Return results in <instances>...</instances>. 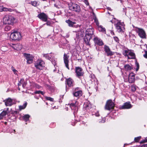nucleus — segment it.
Here are the masks:
<instances>
[{
	"instance_id": "nucleus-42",
	"label": "nucleus",
	"mask_w": 147,
	"mask_h": 147,
	"mask_svg": "<svg viewBox=\"0 0 147 147\" xmlns=\"http://www.w3.org/2000/svg\"><path fill=\"white\" fill-rule=\"evenodd\" d=\"M128 51H127V50H125L124 51V53H123V55H124V56H128L127 54V53H128Z\"/></svg>"
},
{
	"instance_id": "nucleus-3",
	"label": "nucleus",
	"mask_w": 147,
	"mask_h": 147,
	"mask_svg": "<svg viewBox=\"0 0 147 147\" xmlns=\"http://www.w3.org/2000/svg\"><path fill=\"white\" fill-rule=\"evenodd\" d=\"M115 106V104L112 100L111 99H109L107 101L105 108L106 110L110 111L111 109H113Z\"/></svg>"
},
{
	"instance_id": "nucleus-22",
	"label": "nucleus",
	"mask_w": 147,
	"mask_h": 147,
	"mask_svg": "<svg viewBox=\"0 0 147 147\" xmlns=\"http://www.w3.org/2000/svg\"><path fill=\"white\" fill-rule=\"evenodd\" d=\"M73 94L74 96L79 98L82 95V90H78L77 91L73 92Z\"/></svg>"
},
{
	"instance_id": "nucleus-30",
	"label": "nucleus",
	"mask_w": 147,
	"mask_h": 147,
	"mask_svg": "<svg viewBox=\"0 0 147 147\" xmlns=\"http://www.w3.org/2000/svg\"><path fill=\"white\" fill-rule=\"evenodd\" d=\"M29 4H31L32 6L36 7L38 5V2L35 1H31L30 2Z\"/></svg>"
},
{
	"instance_id": "nucleus-5",
	"label": "nucleus",
	"mask_w": 147,
	"mask_h": 147,
	"mask_svg": "<svg viewBox=\"0 0 147 147\" xmlns=\"http://www.w3.org/2000/svg\"><path fill=\"white\" fill-rule=\"evenodd\" d=\"M11 38L14 40H19L21 38L20 33L16 31L12 32L10 36Z\"/></svg>"
},
{
	"instance_id": "nucleus-51",
	"label": "nucleus",
	"mask_w": 147,
	"mask_h": 147,
	"mask_svg": "<svg viewBox=\"0 0 147 147\" xmlns=\"http://www.w3.org/2000/svg\"><path fill=\"white\" fill-rule=\"evenodd\" d=\"M80 88L79 87H77L75 88L74 92L77 91L78 90H79Z\"/></svg>"
},
{
	"instance_id": "nucleus-14",
	"label": "nucleus",
	"mask_w": 147,
	"mask_h": 147,
	"mask_svg": "<svg viewBox=\"0 0 147 147\" xmlns=\"http://www.w3.org/2000/svg\"><path fill=\"white\" fill-rule=\"evenodd\" d=\"M69 56L67 54L64 53L63 55V61L66 67L68 69H69V60L68 58Z\"/></svg>"
},
{
	"instance_id": "nucleus-8",
	"label": "nucleus",
	"mask_w": 147,
	"mask_h": 147,
	"mask_svg": "<svg viewBox=\"0 0 147 147\" xmlns=\"http://www.w3.org/2000/svg\"><path fill=\"white\" fill-rule=\"evenodd\" d=\"M69 9L77 13H79L81 10L80 6L74 3H72L71 6L69 7Z\"/></svg>"
},
{
	"instance_id": "nucleus-28",
	"label": "nucleus",
	"mask_w": 147,
	"mask_h": 147,
	"mask_svg": "<svg viewBox=\"0 0 147 147\" xmlns=\"http://www.w3.org/2000/svg\"><path fill=\"white\" fill-rule=\"evenodd\" d=\"M27 103V102L25 103L23 105H20L19 106V109L20 111L24 109L26 107Z\"/></svg>"
},
{
	"instance_id": "nucleus-40",
	"label": "nucleus",
	"mask_w": 147,
	"mask_h": 147,
	"mask_svg": "<svg viewBox=\"0 0 147 147\" xmlns=\"http://www.w3.org/2000/svg\"><path fill=\"white\" fill-rule=\"evenodd\" d=\"M135 63H136V71H137L138 70V69L139 68V67H140L139 65V63H138V62L137 61H136Z\"/></svg>"
},
{
	"instance_id": "nucleus-33",
	"label": "nucleus",
	"mask_w": 147,
	"mask_h": 147,
	"mask_svg": "<svg viewBox=\"0 0 147 147\" xmlns=\"http://www.w3.org/2000/svg\"><path fill=\"white\" fill-rule=\"evenodd\" d=\"M35 94H41L42 95H43L45 93L43 91H41L40 90L36 91L34 92Z\"/></svg>"
},
{
	"instance_id": "nucleus-17",
	"label": "nucleus",
	"mask_w": 147,
	"mask_h": 147,
	"mask_svg": "<svg viewBox=\"0 0 147 147\" xmlns=\"http://www.w3.org/2000/svg\"><path fill=\"white\" fill-rule=\"evenodd\" d=\"M66 84L69 87H73L74 84V80L71 78L66 79L65 80Z\"/></svg>"
},
{
	"instance_id": "nucleus-62",
	"label": "nucleus",
	"mask_w": 147,
	"mask_h": 147,
	"mask_svg": "<svg viewBox=\"0 0 147 147\" xmlns=\"http://www.w3.org/2000/svg\"><path fill=\"white\" fill-rule=\"evenodd\" d=\"M125 144H124V146H125Z\"/></svg>"
},
{
	"instance_id": "nucleus-63",
	"label": "nucleus",
	"mask_w": 147,
	"mask_h": 147,
	"mask_svg": "<svg viewBox=\"0 0 147 147\" xmlns=\"http://www.w3.org/2000/svg\"><path fill=\"white\" fill-rule=\"evenodd\" d=\"M7 123V122L5 123V124H6Z\"/></svg>"
},
{
	"instance_id": "nucleus-55",
	"label": "nucleus",
	"mask_w": 147,
	"mask_h": 147,
	"mask_svg": "<svg viewBox=\"0 0 147 147\" xmlns=\"http://www.w3.org/2000/svg\"><path fill=\"white\" fill-rule=\"evenodd\" d=\"M4 47H2L1 48V50L2 51H4V49H3L4 48Z\"/></svg>"
},
{
	"instance_id": "nucleus-49",
	"label": "nucleus",
	"mask_w": 147,
	"mask_h": 147,
	"mask_svg": "<svg viewBox=\"0 0 147 147\" xmlns=\"http://www.w3.org/2000/svg\"><path fill=\"white\" fill-rule=\"evenodd\" d=\"M95 115L96 117H98L99 116V114L98 112H97L95 114Z\"/></svg>"
},
{
	"instance_id": "nucleus-12",
	"label": "nucleus",
	"mask_w": 147,
	"mask_h": 147,
	"mask_svg": "<svg viewBox=\"0 0 147 147\" xmlns=\"http://www.w3.org/2000/svg\"><path fill=\"white\" fill-rule=\"evenodd\" d=\"M104 49L106 54V55L107 56H112L114 54V52L111 51L109 47L106 45L104 46Z\"/></svg>"
},
{
	"instance_id": "nucleus-38",
	"label": "nucleus",
	"mask_w": 147,
	"mask_h": 147,
	"mask_svg": "<svg viewBox=\"0 0 147 147\" xmlns=\"http://www.w3.org/2000/svg\"><path fill=\"white\" fill-rule=\"evenodd\" d=\"M11 29V27L9 26H5V31H8Z\"/></svg>"
},
{
	"instance_id": "nucleus-43",
	"label": "nucleus",
	"mask_w": 147,
	"mask_h": 147,
	"mask_svg": "<svg viewBox=\"0 0 147 147\" xmlns=\"http://www.w3.org/2000/svg\"><path fill=\"white\" fill-rule=\"evenodd\" d=\"M3 11H10V10H11V9H9L5 7L3 8Z\"/></svg>"
},
{
	"instance_id": "nucleus-26",
	"label": "nucleus",
	"mask_w": 147,
	"mask_h": 147,
	"mask_svg": "<svg viewBox=\"0 0 147 147\" xmlns=\"http://www.w3.org/2000/svg\"><path fill=\"white\" fill-rule=\"evenodd\" d=\"M7 114V112L6 111H3L0 114V120L2 119L3 117L5 116Z\"/></svg>"
},
{
	"instance_id": "nucleus-47",
	"label": "nucleus",
	"mask_w": 147,
	"mask_h": 147,
	"mask_svg": "<svg viewBox=\"0 0 147 147\" xmlns=\"http://www.w3.org/2000/svg\"><path fill=\"white\" fill-rule=\"evenodd\" d=\"M43 57H45L46 58H47L48 57H49V55L48 54H44L43 55Z\"/></svg>"
},
{
	"instance_id": "nucleus-57",
	"label": "nucleus",
	"mask_w": 147,
	"mask_h": 147,
	"mask_svg": "<svg viewBox=\"0 0 147 147\" xmlns=\"http://www.w3.org/2000/svg\"><path fill=\"white\" fill-rule=\"evenodd\" d=\"M78 61H79L80 60H82L81 59H78Z\"/></svg>"
},
{
	"instance_id": "nucleus-31",
	"label": "nucleus",
	"mask_w": 147,
	"mask_h": 147,
	"mask_svg": "<svg viewBox=\"0 0 147 147\" xmlns=\"http://www.w3.org/2000/svg\"><path fill=\"white\" fill-rule=\"evenodd\" d=\"M21 81L22 82V86L23 88H25L27 84V82L25 81L24 79H21Z\"/></svg>"
},
{
	"instance_id": "nucleus-2",
	"label": "nucleus",
	"mask_w": 147,
	"mask_h": 147,
	"mask_svg": "<svg viewBox=\"0 0 147 147\" xmlns=\"http://www.w3.org/2000/svg\"><path fill=\"white\" fill-rule=\"evenodd\" d=\"M15 20L13 16L8 14L5 15L3 18V23L5 24L13 25Z\"/></svg>"
},
{
	"instance_id": "nucleus-53",
	"label": "nucleus",
	"mask_w": 147,
	"mask_h": 147,
	"mask_svg": "<svg viewBox=\"0 0 147 147\" xmlns=\"http://www.w3.org/2000/svg\"><path fill=\"white\" fill-rule=\"evenodd\" d=\"M107 9L108 10H109L111 11L112 10V9H111V8L109 7H107Z\"/></svg>"
},
{
	"instance_id": "nucleus-36",
	"label": "nucleus",
	"mask_w": 147,
	"mask_h": 147,
	"mask_svg": "<svg viewBox=\"0 0 147 147\" xmlns=\"http://www.w3.org/2000/svg\"><path fill=\"white\" fill-rule=\"evenodd\" d=\"M141 137L140 136L137 137H136L134 138V141L135 142H138L141 139Z\"/></svg>"
},
{
	"instance_id": "nucleus-48",
	"label": "nucleus",
	"mask_w": 147,
	"mask_h": 147,
	"mask_svg": "<svg viewBox=\"0 0 147 147\" xmlns=\"http://www.w3.org/2000/svg\"><path fill=\"white\" fill-rule=\"evenodd\" d=\"M22 84V82H21L20 80V81L18 83V86L19 87V86H20Z\"/></svg>"
},
{
	"instance_id": "nucleus-4",
	"label": "nucleus",
	"mask_w": 147,
	"mask_h": 147,
	"mask_svg": "<svg viewBox=\"0 0 147 147\" xmlns=\"http://www.w3.org/2000/svg\"><path fill=\"white\" fill-rule=\"evenodd\" d=\"M115 26L117 31L119 32H123L125 29V25L123 22L119 21L115 24Z\"/></svg>"
},
{
	"instance_id": "nucleus-7",
	"label": "nucleus",
	"mask_w": 147,
	"mask_h": 147,
	"mask_svg": "<svg viewBox=\"0 0 147 147\" xmlns=\"http://www.w3.org/2000/svg\"><path fill=\"white\" fill-rule=\"evenodd\" d=\"M75 72L76 73V76L79 78L84 75V72L83 71V70L81 67H75Z\"/></svg>"
},
{
	"instance_id": "nucleus-23",
	"label": "nucleus",
	"mask_w": 147,
	"mask_h": 147,
	"mask_svg": "<svg viewBox=\"0 0 147 147\" xmlns=\"http://www.w3.org/2000/svg\"><path fill=\"white\" fill-rule=\"evenodd\" d=\"M65 22L68 24V26L69 27H73L74 24H76V23L73 22L69 19L65 20Z\"/></svg>"
},
{
	"instance_id": "nucleus-41",
	"label": "nucleus",
	"mask_w": 147,
	"mask_h": 147,
	"mask_svg": "<svg viewBox=\"0 0 147 147\" xmlns=\"http://www.w3.org/2000/svg\"><path fill=\"white\" fill-rule=\"evenodd\" d=\"M114 40L117 42L119 43V38L117 36H115L113 37Z\"/></svg>"
},
{
	"instance_id": "nucleus-34",
	"label": "nucleus",
	"mask_w": 147,
	"mask_h": 147,
	"mask_svg": "<svg viewBox=\"0 0 147 147\" xmlns=\"http://www.w3.org/2000/svg\"><path fill=\"white\" fill-rule=\"evenodd\" d=\"M46 22V23L45 24L48 26H51L52 24V22L51 21H49L48 20V19H47V21Z\"/></svg>"
},
{
	"instance_id": "nucleus-15",
	"label": "nucleus",
	"mask_w": 147,
	"mask_h": 147,
	"mask_svg": "<svg viewBox=\"0 0 147 147\" xmlns=\"http://www.w3.org/2000/svg\"><path fill=\"white\" fill-rule=\"evenodd\" d=\"M92 106L91 104L89 101H88L84 103L83 106V109L84 110H86V111H88L92 109Z\"/></svg>"
},
{
	"instance_id": "nucleus-25",
	"label": "nucleus",
	"mask_w": 147,
	"mask_h": 147,
	"mask_svg": "<svg viewBox=\"0 0 147 147\" xmlns=\"http://www.w3.org/2000/svg\"><path fill=\"white\" fill-rule=\"evenodd\" d=\"M125 69L126 71H129L131 70L132 67L129 64L125 65L124 66Z\"/></svg>"
},
{
	"instance_id": "nucleus-35",
	"label": "nucleus",
	"mask_w": 147,
	"mask_h": 147,
	"mask_svg": "<svg viewBox=\"0 0 147 147\" xmlns=\"http://www.w3.org/2000/svg\"><path fill=\"white\" fill-rule=\"evenodd\" d=\"M45 98L47 100H49L51 102H53L54 101V99L51 97L46 96L45 97Z\"/></svg>"
},
{
	"instance_id": "nucleus-56",
	"label": "nucleus",
	"mask_w": 147,
	"mask_h": 147,
	"mask_svg": "<svg viewBox=\"0 0 147 147\" xmlns=\"http://www.w3.org/2000/svg\"><path fill=\"white\" fill-rule=\"evenodd\" d=\"M12 131H13L14 132H15V129H11Z\"/></svg>"
},
{
	"instance_id": "nucleus-46",
	"label": "nucleus",
	"mask_w": 147,
	"mask_h": 147,
	"mask_svg": "<svg viewBox=\"0 0 147 147\" xmlns=\"http://www.w3.org/2000/svg\"><path fill=\"white\" fill-rule=\"evenodd\" d=\"M18 113H19V112H18V111H13L12 112V114H17Z\"/></svg>"
},
{
	"instance_id": "nucleus-20",
	"label": "nucleus",
	"mask_w": 147,
	"mask_h": 147,
	"mask_svg": "<svg viewBox=\"0 0 147 147\" xmlns=\"http://www.w3.org/2000/svg\"><path fill=\"white\" fill-rule=\"evenodd\" d=\"M69 105L71 110H74L75 111H78V108L76 101L75 103H71Z\"/></svg>"
},
{
	"instance_id": "nucleus-1",
	"label": "nucleus",
	"mask_w": 147,
	"mask_h": 147,
	"mask_svg": "<svg viewBox=\"0 0 147 147\" xmlns=\"http://www.w3.org/2000/svg\"><path fill=\"white\" fill-rule=\"evenodd\" d=\"M94 31V30L92 28H88L86 30L84 39V41L87 45H90V41L92 37L94 36L93 34Z\"/></svg>"
},
{
	"instance_id": "nucleus-11",
	"label": "nucleus",
	"mask_w": 147,
	"mask_h": 147,
	"mask_svg": "<svg viewBox=\"0 0 147 147\" xmlns=\"http://www.w3.org/2000/svg\"><path fill=\"white\" fill-rule=\"evenodd\" d=\"M37 17L43 22H46L48 19V16L43 12H40L38 14Z\"/></svg>"
},
{
	"instance_id": "nucleus-6",
	"label": "nucleus",
	"mask_w": 147,
	"mask_h": 147,
	"mask_svg": "<svg viewBox=\"0 0 147 147\" xmlns=\"http://www.w3.org/2000/svg\"><path fill=\"white\" fill-rule=\"evenodd\" d=\"M45 63L42 60L38 59L34 64V66L36 68L41 70L44 67Z\"/></svg>"
},
{
	"instance_id": "nucleus-39",
	"label": "nucleus",
	"mask_w": 147,
	"mask_h": 147,
	"mask_svg": "<svg viewBox=\"0 0 147 147\" xmlns=\"http://www.w3.org/2000/svg\"><path fill=\"white\" fill-rule=\"evenodd\" d=\"M11 69L15 74L17 75V72H18V71H17V70L16 69L14 68V67H13V66H12L11 67Z\"/></svg>"
},
{
	"instance_id": "nucleus-32",
	"label": "nucleus",
	"mask_w": 147,
	"mask_h": 147,
	"mask_svg": "<svg viewBox=\"0 0 147 147\" xmlns=\"http://www.w3.org/2000/svg\"><path fill=\"white\" fill-rule=\"evenodd\" d=\"M131 91L134 92L136 90V86L135 85L133 84L131 86Z\"/></svg>"
},
{
	"instance_id": "nucleus-16",
	"label": "nucleus",
	"mask_w": 147,
	"mask_h": 147,
	"mask_svg": "<svg viewBox=\"0 0 147 147\" xmlns=\"http://www.w3.org/2000/svg\"><path fill=\"white\" fill-rule=\"evenodd\" d=\"M135 74L133 73H130L128 76V82L130 83H134L135 81Z\"/></svg>"
},
{
	"instance_id": "nucleus-21",
	"label": "nucleus",
	"mask_w": 147,
	"mask_h": 147,
	"mask_svg": "<svg viewBox=\"0 0 147 147\" xmlns=\"http://www.w3.org/2000/svg\"><path fill=\"white\" fill-rule=\"evenodd\" d=\"M11 47L14 50L17 51L20 50L22 48L21 45L20 44H12L11 45Z\"/></svg>"
},
{
	"instance_id": "nucleus-50",
	"label": "nucleus",
	"mask_w": 147,
	"mask_h": 147,
	"mask_svg": "<svg viewBox=\"0 0 147 147\" xmlns=\"http://www.w3.org/2000/svg\"><path fill=\"white\" fill-rule=\"evenodd\" d=\"M3 8L2 6H1L0 5V11H3Z\"/></svg>"
},
{
	"instance_id": "nucleus-27",
	"label": "nucleus",
	"mask_w": 147,
	"mask_h": 147,
	"mask_svg": "<svg viewBox=\"0 0 147 147\" xmlns=\"http://www.w3.org/2000/svg\"><path fill=\"white\" fill-rule=\"evenodd\" d=\"M98 28L99 31L104 32L106 30L105 28H103V26L101 25L97 26Z\"/></svg>"
},
{
	"instance_id": "nucleus-37",
	"label": "nucleus",
	"mask_w": 147,
	"mask_h": 147,
	"mask_svg": "<svg viewBox=\"0 0 147 147\" xmlns=\"http://www.w3.org/2000/svg\"><path fill=\"white\" fill-rule=\"evenodd\" d=\"M94 21L95 22L96 24V25L97 26H98L99 25V23L98 21V19L96 18L95 17V18H94Z\"/></svg>"
},
{
	"instance_id": "nucleus-10",
	"label": "nucleus",
	"mask_w": 147,
	"mask_h": 147,
	"mask_svg": "<svg viewBox=\"0 0 147 147\" xmlns=\"http://www.w3.org/2000/svg\"><path fill=\"white\" fill-rule=\"evenodd\" d=\"M137 29V33L139 36L142 38H146V34L144 30L139 28Z\"/></svg>"
},
{
	"instance_id": "nucleus-44",
	"label": "nucleus",
	"mask_w": 147,
	"mask_h": 147,
	"mask_svg": "<svg viewBox=\"0 0 147 147\" xmlns=\"http://www.w3.org/2000/svg\"><path fill=\"white\" fill-rule=\"evenodd\" d=\"M145 54L143 55V56L144 58L147 59V51H145Z\"/></svg>"
},
{
	"instance_id": "nucleus-60",
	"label": "nucleus",
	"mask_w": 147,
	"mask_h": 147,
	"mask_svg": "<svg viewBox=\"0 0 147 147\" xmlns=\"http://www.w3.org/2000/svg\"><path fill=\"white\" fill-rule=\"evenodd\" d=\"M145 142H147V140H146V141H145Z\"/></svg>"
},
{
	"instance_id": "nucleus-61",
	"label": "nucleus",
	"mask_w": 147,
	"mask_h": 147,
	"mask_svg": "<svg viewBox=\"0 0 147 147\" xmlns=\"http://www.w3.org/2000/svg\"><path fill=\"white\" fill-rule=\"evenodd\" d=\"M19 90H20V89L19 88Z\"/></svg>"
},
{
	"instance_id": "nucleus-13",
	"label": "nucleus",
	"mask_w": 147,
	"mask_h": 147,
	"mask_svg": "<svg viewBox=\"0 0 147 147\" xmlns=\"http://www.w3.org/2000/svg\"><path fill=\"white\" fill-rule=\"evenodd\" d=\"M93 41L94 43L99 46H102L104 44L102 40L97 37H95L93 39Z\"/></svg>"
},
{
	"instance_id": "nucleus-59",
	"label": "nucleus",
	"mask_w": 147,
	"mask_h": 147,
	"mask_svg": "<svg viewBox=\"0 0 147 147\" xmlns=\"http://www.w3.org/2000/svg\"><path fill=\"white\" fill-rule=\"evenodd\" d=\"M108 13L109 15H110L111 14L110 13H109V11L108 12Z\"/></svg>"
},
{
	"instance_id": "nucleus-9",
	"label": "nucleus",
	"mask_w": 147,
	"mask_h": 147,
	"mask_svg": "<svg viewBox=\"0 0 147 147\" xmlns=\"http://www.w3.org/2000/svg\"><path fill=\"white\" fill-rule=\"evenodd\" d=\"M24 55L27 60V63L30 64L33 62L34 57L32 55L26 53H24Z\"/></svg>"
},
{
	"instance_id": "nucleus-24",
	"label": "nucleus",
	"mask_w": 147,
	"mask_h": 147,
	"mask_svg": "<svg viewBox=\"0 0 147 147\" xmlns=\"http://www.w3.org/2000/svg\"><path fill=\"white\" fill-rule=\"evenodd\" d=\"M128 55L131 56V57L128 56L129 59H134L136 58V55L134 53L132 52H129L128 53Z\"/></svg>"
},
{
	"instance_id": "nucleus-52",
	"label": "nucleus",
	"mask_w": 147,
	"mask_h": 147,
	"mask_svg": "<svg viewBox=\"0 0 147 147\" xmlns=\"http://www.w3.org/2000/svg\"><path fill=\"white\" fill-rule=\"evenodd\" d=\"M105 122V121L104 120L102 119L101 121H99L100 123H104Z\"/></svg>"
},
{
	"instance_id": "nucleus-58",
	"label": "nucleus",
	"mask_w": 147,
	"mask_h": 147,
	"mask_svg": "<svg viewBox=\"0 0 147 147\" xmlns=\"http://www.w3.org/2000/svg\"><path fill=\"white\" fill-rule=\"evenodd\" d=\"M48 87L49 88H50L51 86H49V85H48Z\"/></svg>"
},
{
	"instance_id": "nucleus-54",
	"label": "nucleus",
	"mask_w": 147,
	"mask_h": 147,
	"mask_svg": "<svg viewBox=\"0 0 147 147\" xmlns=\"http://www.w3.org/2000/svg\"><path fill=\"white\" fill-rule=\"evenodd\" d=\"M141 147H147V144L143 145Z\"/></svg>"
},
{
	"instance_id": "nucleus-19",
	"label": "nucleus",
	"mask_w": 147,
	"mask_h": 147,
	"mask_svg": "<svg viewBox=\"0 0 147 147\" xmlns=\"http://www.w3.org/2000/svg\"><path fill=\"white\" fill-rule=\"evenodd\" d=\"M132 107V106L130 102L125 103L123 105L120 107L121 109H129Z\"/></svg>"
},
{
	"instance_id": "nucleus-45",
	"label": "nucleus",
	"mask_w": 147,
	"mask_h": 147,
	"mask_svg": "<svg viewBox=\"0 0 147 147\" xmlns=\"http://www.w3.org/2000/svg\"><path fill=\"white\" fill-rule=\"evenodd\" d=\"M84 2L86 5H89V3L88 0H84Z\"/></svg>"
},
{
	"instance_id": "nucleus-18",
	"label": "nucleus",
	"mask_w": 147,
	"mask_h": 147,
	"mask_svg": "<svg viewBox=\"0 0 147 147\" xmlns=\"http://www.w3.org/2000/svg\"><path fill=\"white\" fill-rule=\"evenodd\" d=\"M6 106H11L13 104V100L10 98H8L3 101Z\"/></svg>"
},
{
	"instance_id": "nucleus-29",
	"label": "nucleus",
	"mask_w": 147,
	"mask_h": 147,
	"mask_svg": "<svg viewBox=\"0 0 147 147\" xmlns=\"http://www.w3.org/2000/svg\"><path fill=\"white\" fill-rule=\"evenodd\" d=\"M30 117V116L28 114H26L24 115L23 117V119L25 121H27L29 119V117Z\"/></svg>"
}]
</instances>
